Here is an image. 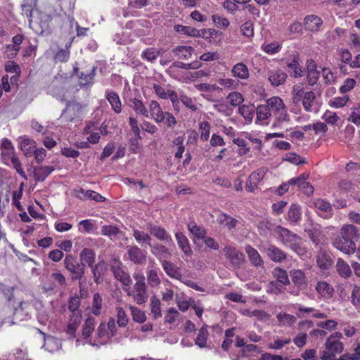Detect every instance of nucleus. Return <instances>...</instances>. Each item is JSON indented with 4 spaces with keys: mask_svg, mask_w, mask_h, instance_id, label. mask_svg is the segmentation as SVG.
<instances>
[{
    "mask_svg": "<svg viewBox=\"0 0 360 360\" xmlns=\"http://www.w3.org/2000/svg\"><path fill=\"white\" fill-rule=\"evenodd\" d=\"M64 266L70 274L72 281H80L85 274L84 264L79 263L72 255H67L63 261Z\"/></svg>",
    "mask_w": 360,
    "mask_h": 360,
    "instance_id": "1",
    "label": "nucleus"
},
{
    "mask_svg": "<svg viewBox=\"0 0 360 360\" xmlns=\"http://www.w3.org/2000/svg\"><path fill=\"white\" fill-rule=\"evenodd\" d=\"M134 278L136 283L134 286V291H128V295H133L136 302L141 304L146 302L147 295L146 291L145 277L142 274H134Z\"/></svg>",
    "mask_w": 360,
    "mask_h": 360,
    "instance_id": "2",
    "label": "nucleus"
},
{
    "mask_svg": "<svg viewBox=\"0 0 360 360\" xmlns=\"http://www.w3.org/2000/svg\"><path fill=\"white\" fill-rule=\"evenodd\" d=\"M129 101L131 107L133 108L136 113L141 114L146 117L158 120V113L155 112V109L158 108V103L155 101L151 102L150 105V112L148 111L141 100L132 98L130 99Z\"/></svg>",
    "mask_w": 360,
    "mask_h": 360,
    "instance_id": "3",
    "label": "nucleus"
},
{
    "mask_svg": "<svg viewBox=\"0 0 360 360\" xmlns=\"http://www.w3.org/2000/svg\"><path fill=\"white\" fill-rule=\"evenodd\" d=\"M83 116V109L80 103L77 102L70 103L63 110L61 118L65 122H72L80 119Z\"/></svg>",
    "mask_w": 360,
    "mask_h": 360,
    "instance_id": "4",
    "label": "nucleus"
},
{
    "mask_svg": "<svg viewBox=\"0 0 360 360\" xmlns=\"http://www.w3.org/2000/svg\"><path fill=\"white\" fill-rule=\"evenodd\" d=\"M111 270L115 277L122 283L123 285L128 286L131 283V279L129 275L124 270L120 262H115L111 266Z\"/></svg>",
    "mask_w": 360,
    "mask_h": 360,
    "instance_id": "5",
    "label": "nucleus"
},
{
    "mask_svg": "<svg viewBox=\"0 0 360 360\" xmlns=\"http://www.w3.org/2000/svg\"><path fill=\"white\" fill-rule=\"evenodd\" d=\"M110 338H112V336L109 334L106 328V326L104 323H101L97 328L96 340L94 342L89 341V343L92 346H97L99 347L100 345L106 344Z\"/></svg>",
    "mask_w": 360,
    "mask_h": 360,
    "instance_id": "6",
    "label": "nucleus"
},
{
    "mask_svg": "<svg viewBox=\"0 0 360 360\" xmlns=\"http://www.w3.org/2000/svg\"><path fill=\"white\" fill-rule=\"evenodd\" d=\"M51 285L47 287V290H52L56 288H63L66 285L65 277L58 271L55 270L49 276Z\"/></svg>",
    "mask_w": 360,
    "mask_h": 360,
    "instance_id": "7",
    "label": "nucleus"
},
{
    "mask_svg": "<svg viewBox=\"0 0 360 360\" xmlns=\"http://www.w3.org/2000/svg\"><path fill=\"white\" fill-rule=\"evenodd\" d=\"M51 94L61 101H66L68 98V91L65 86H58V78L55 77L51 85L49 87Z\"/></svg>",
    "mask_w": 360,
    "mask_h": 360,
    "instance_id": "8",
    "label": "nucleus"
},
{
    "mask_svg": "<svg viewBox=\"0 0 360 360\" xmlns=\"http://www.w3.org/2000/svg\"><path fill=\"white\" fill-rule=\"evenodd\" d=\"M36 147L37 143L34 140L25 137L20 138V148L26 157L33 155Z\"/></svg>",
    "mask_w": 360,
    "mask_h": 360,
    "instance_id": "9",
    "label": "nucleus"
},
{
    "mask_svg": "<svg viewBox=\"0 0 360 360\" xmlns=\"http://www.w3.org/2000/svg\"><path fill=\"white\" fill-rule=\"evenodd\" d=\"M54 170L55 167L51 165L34 167L33 170V178L37 181H43Z\"/></svg>",
    "mask_w": 360,
    "mask_h": 360,
    "instance_id": "10",
    "label": "nucleus"
},
{
    "mask_svg": "<svg viewBox=\"0 0 360 360\" xmlns=\"http://www.w3.org/2000/svg\"><path fill=\"white\" fill-rule=\"evenodd\" d=\"M103 236L108 237L111 240L117 239L123 235V232L115 225H103L101 229Z\"/></svg>",
    "mask_w": 360,
    "mask_h": 360,
    "instance_id": "11",
    "label": "nucleus"
},
{
    "mask_svg": "<svg viewBox=\"0 0 360 360\" xmlns=\"http://www.w3.org/2000/svg\"><path fill=\"white\" fill-rule=\"evenodd\" d=\"M105 98L110 103L112 109L115 113L119 114L122 112V103L118 94L113 91H107Z\"/></svg>",
    "mask_w": 360,
    "mask_h": 360,
    "instance_id": "12",
    "label": "nucleus"
},
{
    "mask_svg": "<svg viewBox=\"0 0 360 360\" xmlns=\"http://www.w3.org/2000/svg\"><path fill=\"white\" fill-rule=\"evenodd\" d=\"M128 258L135 264H141L146 258L143 252L136 246L127 247Z\"/></svg>",
    "mask_w": 360,
    "mask_h": 360,
    "instance_id": "13",
    "label": "nucleus"
},
{
    "mask_svg": "<svg viewBox=\"0 0 360 360\" xmlns=\"http://www.w3.org/2000/svg\"><path fill=\"white\" fill-rule=\"evenodd\" d=\"M79 259L81 263L90 267L95 264L96 253L92 249L85 248L79 253Z\"/></svg>",
    "mask_w": 360,
    "mask_h": 360,
    "instance_id": "14",
    "label": "nucleus"
},
{
    "mask_svg": "<svg viewBox=\"0 0 360 360\" xmlns=\"http://www.w3.org/2000/svg\"><path fill=\"white\" fill-rule=\"evenodd\" d=\"M1 157L5 162H8V159L15 155L14 147L10 140L4 139L1 146Z\"/></svg>",
    "mask_w": 360,
    "mask_h": 360,
    "instance_id": "15",
    "label": "nucleus"
},
{
    "mask_svg": "<svg viewBox=\"0 0 360 360\" xmlns=\"http://www.w3.org/2000/svg\"><path fill=\"white\" fill-rule=\"evenodd\" d=\"M82 315L80 313H74L72 314L67 326L66 332L72 338L75 337V332L80 323Z\"/></svg>",
    "mask_w": 360,
    "mask_h": 360,
    "instance_id": "16",
    "label": "nucleus"
},
{
    "mask_svg": "<svg viewBox=\"0 0 360 360\" xmlns=\"http://www.w3.org/2000/svg\"><path fill=\"white\" fill-rule=\"evenodd\" d=\"M91 272L93 274L94 279L95 283H99L102 280L104 271L106 269V264L105 262H100L96 264H94L90 266Z\"/></svg>",
    "mask_w": 360,
    "mask_h": 360,
    "instance_id": "17",
    "label": "nucleus"
},
{
    "mask_svg": "<svg viewBox=\"0 0 360 360\" xmlns=\"http://www.w3.org/2000/svg\"><path fill=\"white\" fill-rule=\"evenodd\" d=\"M61 342L59 339L52 336L45 338L44 347L49 352H55L61 348Z\"/></svg>",
    "mask_w": 360,
    "mask_h": 360,
    "instance_id": "18",
    "label": "nucleus"
},
{
    "mask_svg": "<svg viewBox=\"0 0 360 360\" xmlns=\"http://www.w3.org/2000/svg\"><path fill=\"white\" fill-rule=\"evenodd\" d=\"M96 324L95 319L89 317L86 319L82 328V336L86 339L90 337L94 330Z\"/></svg>",
    "mask_w": 360,
    "mask_h": 360,
    "instance_id": "19",
    "label": "nucleus"
},
{
    "mask_svg": "<svg viewBox=\"0 0 360 360\" xmlns=\"http://www.w3.org/2000/svg\"><path fill=\"white\" fill-rule=\"evenodd\" d=\"M94 68H91L86 72H82L79 75V84L80 86H84L92 84L93 78L94 76Z\"/></svg>",
    "mask_w": 360,
    "mask_h": 360,
    "instance_id": "20",
    "label": "nucleus"
},
{
    "mask_svg": "<svg viewBox=\"0 0 360 360\" xmlns=\"http://www.w3.org/2000/svg\"><path fill=\"white\" fill-rule=\"evenodd\" d=\"M79 226H82L79 231L83 233H91L96 229V226L91 219H84L79 223Z\"/></svg>",
    "mask_w": 360,
    "mask_h": 360,
    "instance_id": "21",
    "label": "nucleus"
},
{
    "mask_svg": "<svg viewBox=\"0 0 360 360\" xmlns=\"http://www.w3.org/2000/svg\"><path fill=\"white\" fill-rule=\"evenodd\" d=\"M134 236L138 243L142 245L148 244L151 246V238L148 233L135 230L134 231Z\"/></svg>",
    "mask_w": 360,
    "mask_h": 360,
    "instance_id": "22",
    "label": "nucleus"
},
{
    "mask_svg": "<svg viewBox=\"0 0 360 360\" xmlns=\"http://www.w3.org/2000/svg\"><path fill=\"white\" fill-rule=\"evenodd\" d=\"M102 302L101 296L98 293L94 294L92 302V313L94 315L98 316L101 314Z\"/></svg>",
    "mask_w": 360,
    "mask_h": 360,
    "instance_id": "23",
    "label": "nucleus"
},
{
    "mask_svg": "<svg viewBox=\"0 0 360 360\" xmlns=\"http://www.w3.org/2000/svg\"><path fill=\"white\" fill-rule=\"evenodd\" d=\"M133 320L139 323H143L146 321V315L143 311L134 306L129 307Z\"/></svg>",
    "mask_w": 360,
    "mask_h": 360,
    "instance_id": "24",
    "label": "nucleus"
},
{
    "mask_svg": "<svg viewBox=\"0 0 360 360\" xmlns=\"http://www.w3.org/2000/svg\"><path fill=\"white\" fill-rule=\"evenodd\" d=\"M81 193L84 195V197L85 198L93 200H95L96 202H103L105 200V198L103 197L101 194L91 190H82Z\"/></svg>",
    "mask_w": 360,
    "mask_h": 360,
    "instance_id": "25",
    "label": "nucleus"
},
{
    "mask_svg": "<svg viewBox=\"0 0 360 360\" xmlns=\"http://www.w3.org/2000/svg\"><path fill=\"white\" fill-rule=\"evenodd\" d=\"M8 161H11V162L13 165V168L16 170V172L24 179H26V174L24 172L21 162H20L18 157L15 155L11 157L8 159Z\"/></svg>",
    "mask_w": 360,
    "mask_h": 360,
    "instance_id": "26",
    "label": "nucleus"
},
{
    "mask_svg": "<svg viewBox=\"0 0 360 360\" xmlns=\"http://www.w3.org/2000/svg\"><path fill=\"white\" fill-rule=\"evenodd\" d=\"M117 323L120 327H124L128 323V317L122 307L117 308Z\"/></svg>",
    "mask_w": 360,
    "mask_h": 360,
    "instance_id": "27",
    "label": "nucleus"
},
{
    "mask_svg": "<svg viewBox=\"0 0 360 360\" xmlns=\"http://www.w3.org/2000/svg\"><path fill=\"white\" fill-rule=\"evenodd\" d=\"M19 51V49L16 48L12 44H8L6 46L4 53L7 58L12 59L18 55Z\"/></svg>",
    "mask_w": 360,
    "mask_h": 360,
    "instance_id": "28",
    "label": "nucleus"
},
{
    "mask_svg": "<svg viewBox=\"0 0 360 360\" xmlns=\"http://www.w3.org/2000/svg\"><path fill=\"white\" fill-rule=\"evenodd\" d=\"M33 155L37 163H41L46 157V150L43 148H36Z\"/></svg>",
    "mask_w": 360,
    "mask_h": 360,
    "instance_id": "29",
    "label": "nucleus"
},
{
    "mask_svg": "<svg viewBox=\"0 0 360 360\" xmlns=\"http://www.w3.org/2000/svg\"><path fill=\"white\" fill-rule=\"evenodd\" d=\"M63 252L58 249L51 250L49 253V258L55 262L60 261L63 259Z\"/></svg>",
    "mask_w": 360,
    "mask_h": 360,
    "instance_id": "30",
    "label": "nucleus"
},
{
    "mask_svg": "<svg viewBox=\"0 0 360 360\" xmlns=\"http://www.w3.org/2000/svg\"><path fill=\"white\" fill-rule=\"evenodd\" d=\"M54 228L58 232H65L70 231L72 228V225L68 222L56 221L54 224Z\"/></svg>",
    "mask_w": 360,
    "mask_h": 360,
    "instance_id": "31",
    "label": "nucleus"
},
{
    "mask_svg": "<svg viewBox=\"0 0 360 360\" xmlns=\"http://www.w3.org/2000/svg\"><path fill=\"white\" fill-rule=\"evenodd\" d=\"M158 53L154 49H147L142 53V56L148 61H153L157 58Z\"/></svg>",
    "mask_w": 360,
    "mask_h": 360,
    "instance_id": "32",
    "label": "nucleus"
},
{
    "mask_svg": "<svg viewBox=\"0 0 360 360\" xmlns=\"http://www.w3.org/2000/svg\"><path fill=\"white\" fill-rule=\"evenodd\" d=\"M13 356L16 359L25 360L27 358V350L26 348H16L13 352Z\"/></svg>",
    "mask_w": 360,
    "mask_h": 360,
    "instance_id": "33",
    "label": "nucleus"
},
{
    "mask_svg": "<svg viewBox=\"0 0 360 360\" xmlns=\"http://www.w3.org/2000/svg\"><path fill=\"white\" fill-rule=\"evenodd\" d=\"M148 283L152 286L158 285V274L155 269H151L148 274Z\"/></svg>",
    "mask_w": 360,
    "mask_h": 360,
    "instance_id": "34",
    "label": "nucleus"
},
{
    "mask_svg": "<svg viewBox=\"0 0 360 360\" xmlns=\"http://www.w3.org/2000/svg\"><path fill=\"white\" fill-rule=\"evenodd\" d=\"M70 58V52L65 50L59 51L56 55V60L60 62H66Z\"/></svg>",
    "mask_w": 360,
    "mask_h": 360,
    "instance_id": "35",
    "label": "nucleus"
},
{
    "mask_svg": "<svg viewBox=\"0 0 360 360\" xmlns=\"http://www.w3.org/2000/svg\"><path fill=\"white\" fill-rule=\"evenodd\" d=\"M129 125L131 127V131H133L134 136L139 137L140 136V129L138 126L137 120L134 117H129Z\"/></svg>",
    "mask_w": 360,
    "mask_h": 360,
    "instance_id": "36",
    "label": "nucleus"
},
{
    "mask_svg": "<svg viewBox=\"0 0 360 360\" xmlns=\"http://www.w3.org/2000/svg\"><path fill=\"white\" fill-rule=\"evenodd\" d=\"M114 149V143L112 142L108 143L103 149V151L101 154V158H105L109 157L112 153Z\"/></svg>",
    "mask_w": 360,
    "mask_h": 360,
    "instance_id": "37",
    "label": "nucleus"
},
{
    "mask_svg": "<svg viewBox=\"0 0 360 360\" xmlns=\"http://www.w3.org/2000/svg\"><path fill=\"white\" fill-rule=\"evenodd\" d=\"M62 154L68 158H77L79 155V152L70 148H64Z\"/></svg>",
    "mask_w": 360,
    "mask_h": 360,
    "instance_id": "38",
    "label": "nucleus"
},
{
    "mask_svg": "<svg viewBox=\"0 0 360 360\" xmlns=\"http://www.w3.org/2000/svg\"><path fill=\"white\" fill-rule=\"evenodd\" d=\"M53 243V238L51 237H45L37 240V245L43 248H49Z\"/></svg>",
    "mask_w": 360,
    "mask_h": 360,
    "instance_id": "39",
    "label": "nucleus"
},
{
    "mask_svg": "<svg viewBox=\"0 0 360 360\" xmlns=\"http://www.w3.org/2000/svg\"><path fill=\"white\" fill-rule=\"evenodd\" d=\"M57 246L60 249V250L70 252L72 248V242L70 240H64L59 244H57Z\"/></svg>",
    "mask_w": 360,
    "mask_h": 360,
    "instance_id": "40",
    "label": "nucleus"
},
{
    "mask_svg": "<svg viewBox=\"0 0 360 360\" xmlns=\"http://www.w3.org/2000/svg\"><path fill=\"white\" fill-rule=\"evenodd\" d=\"M5 69L7 72L18 73L20 72V67L13 61H9L5 65Z\"/></svg>",
    "mask_w": 360,
    "mask_h": 360,
    "instance_id": "41",
    "label": "nucleus"
},
{
    "mask_svg": "<svg viewBox=\"0 0 360 360\" xmlns=\"http://www.w3.org/2000/svg\"><path fill=\"white\" fill-rule=\"evenodd\" d=\"M79 306V300L77 297H75L70 300L68 308L71 311H72V314L79 313V311H77Z\"/></svg>",
    "mask_w": 360,
    "mask_h": 360,
    "instance_id": "42",
    "label": "nucleus"
},
{
    "mask_svg": "<svg viewBox=\"0 0 360 360\" xmlns=\"http://www.w3.org/2000/svg\"><path fill=\"white\" fill-rule=\"evenodd\" d=\"M147 5H148L147 0H136L134 1H130L129 3V6L130 8H142Z\"/></svg>",
    "mask_w": 360,
    "mask_h": 360,
    "instance_id": "43",
    "label": "nucleus"
},
{
    "mask_svg": "<svg viewBox=\"0 0 360 360\" xmlns=\"http://www.w3.org/2000/svg\"><path fill=\"white\" fill-rule=\"evenodd\" d=\"M141 137H136L135 136L133 139H131L129 141V147L131 150L134 153H137L139 150V139H140Z\"/></svg>",
    "mask_w": 360,
    "mask_h": 360,
    "instance_id": "44",
    "label": "nucleus"
},
{
    "mask_svg": "<svg viewBox=\"0 0 360 360\" xmlns=\"http://www.w3.org/2000/svg\"><path fill=\"white\" fill-rule=\"evenodd\" d=\"M43 143L44 146L49 149H51L56 146V141L53 139L49 136H46L44 139Z\"/></svg>",
    "mask_w": 360,
    "mask_h": 360,
    "instance_id": "45",
    "label": "nucleus"
},
{
    "mask_svg": "<svg viewBox=\"0 0 360 360\" xmlns=\"http://www.w3.org/2000/svg\"><path fill=\"white\" fill-rule=\"evenodd\" d=\"M141 127H142L143 130L148 131L150 134H153L156 130L155 126L150 124L148 122H144L142 124Z\"/></svg>",
    "mask_w": 360,
    "mask_h": 360,
    "instance_id": "46",
    "label": "nucleus"
},
{
    "mask_svg": "<svg viewBox=\"0 0 360 360\" xmlns=\"http://www.w3.org/2000/svg\"><path fill=\"white\" fill-rule=\"evenodd\" d=\"M89 136L87 137V140L89 142L91 143H97L100 139V134L98 132H91L89 133Z\"/></svg>",
    "mask_w": 360,
    "mask_h": 360,
    "instance_id": "47",
    "label": "nucleus"
},
{
    "mask_svg": "<svg viewBox=\"0 0 360 360\" xmlns=\"http://www.w3.org/2000/svg\"><path fill=\"white\" fill-rule=\"evenodd\" d=\"M106 328L111 332V336H114L116 332V325L115 321L113 319H110L106 326Z\"/></svg>",
    "mask_w": 360,
    "mask_h": 360,
    "instance_id": "48",
    "label": "nucleus"
},
{
    "mask_svg": "<svg viewBox=\"0 0 360 360\" xmlns=\"http://www.w3.org/2000/svg\"><path fill=\"white\" fill-rule=\"evenodd\" d=\"M23 39L24 37L21 34L14 36L12 39V45L20 49V45L22 44Z\"/></svg>",
    "mask_w": 360,
    "mask_h": 360,
    "instance_id": "49",
    "label": "nucleus"
},
{
    "mask_svg": "<svg viewBox=\"0 0 360 360\" xmlns=\"http://www.w3.org/2000/svg\"><path fill=\"white\" fill-rule=\"evenodd\" d=\"M31 127L33 129H34L35 131H38V132H42V133H44V127L43 125H41V124H39L37 121L36 120H32V122H31Z\"/></svg>",
    "mask_w": 360,
    "mask_h": 360,
    "instance_id": "50",
    "label": "nucleus"
},
{
    "mask_svg": "<svg viewBox=\"0 0 360 360\" xmlns=\"http://www.w3.org/2000/svg\"><path fill=\"white\" fill-rule=\"evenodd\" d=\"M2 82V87L4 90L6 92H8L11 89L10 84L8 82V76H4L1 79Z\"/></svg>",
    "mask_w": 360,
    "mask_h": 360,
    "instance_id": "51",
    "label": "nucleus"
},
{
    "mask_svg": "<svg viewBox=\"0 0 360 360\" xmlns=\"http://www.w3.org/2000/svg\"><path fill=\"white\" fill-rule=\"evenodd\" d=\"M22 13L29 18H31L32 15V11L30 6L22 4Z\"/></svg>",
    "mask_w": 360,
    "mask_h": 360,
    "instance_id": "52",
    "label": "nucleus"
},
{
    "mask_svg": "<svg viewBox=\"0 0 360 360\" xmlns=\"http://www.w3.org/2000/svg\"><path fill=\"white\" fill-rule=\"evenodd\" d=\"M28 307H29V304L27 302H21L19 303L18 307H15V313H18L20 311L26 310Z\"/></svg>",
    "mask_w": 360,
    "mask_h": 360,
    "instance_id": "53",
    "label": "nucleus"
},
{
    "mask_svg": "<svg viewBox=\"0 0 360 360\" xmlns=\"http://www.w3.org/2000/svg\"><path fill=\"white\" fill-rule=\"evenodd\" d=\"M77 32L78 36L85 35L86 32L89 30L88 28H84L80 27L77 22H76Z\"/></svg>",
    "mask_w": 360,
    "mask_h": 360,
    "instance_id": "54",
    "label": "nucleus"
},
{
    "mask_svg": "<svg viewBox=\"0 0 360 360\" xmlns=\"http://www.w3.org/2000/svg\"><path fill=\"white\" fill-rule=\"evenodd\" d=\"M22 195V193L21 191H15L13 192V201L19 200Z\"/></svg>",
    "mask_w": 360,
    "mask_h": 360,
    "instance_id": "55",
    "label": "nucleus"
},
{
    "mask_svg": "<svg viewBox=\"0 0 360 360\" xmlns=\"http://www.w3.org/2000/svg\"><path fill=\"white\" fill-rule=\"evenodd\" d=\"M94 128V123H88L84 128V133L89 134L91 133Z\"/></svg>",
    "mask_w": 360,
    "mask_h": 360,
    "instance_id": "56",
    "label": "nucleus"
},
{
    "mask_svg": "<svg viewBox=\"0 0 360 360\" xmlns=\"http://www.w3.org/2000/svg\"><path fill=\"white\" fill-rule=\"evenodd\" d=\"M20 219L24 222H29L31 221L30 217L27 215V214L25 212H23L22 213L20 214Z\"/></svg>",
    "mask_w": 360,
    "mask_h": 360,
    "instance_id": "57",
    "label": "nucleus"
},
{
    "mask_svg": "<svg viewBox=\"0 0 360 360\" xmlns=\"http://www.w3.org/2000/svg\"><path fill=\"white\" fill-rule=\"evenodd\" d=\"M141 330L144 332L150 331L152 330V324L147 323L141 326Z\"/></svg>",
    "mask_w": 360,
    "mask_h": 360,
    "instance_id": "58",
    "label": "nucleus"
},
{
    "mask_svg": "<svg viewBox=\"0 0 360 360\" xmlns=\"http://www.w3.org/2000/svg\"><path fill=\"white\" fill-rule=\"evenodd\" d=\"M155 297H153V298L152 299V312L155 314V315L156 314V311L158 310V306L156 305V302L155 301Z\"/></svg>",
    "mask_w": 360,
    "mask_h": 360,
    "instance_id": "59",
    "label": "nucleus"
},
{
    "mask_svg": "<svg viewBox=\"0 0 360 360\" xmlns=\"http://www.w3.org/2000/svg\"><path fill=\"white\" fill-rule=\"evenodd\" d=\"M13 204L15 206V207L19 211H22L23 210V207H22V205H21V203H20V202L19 200L13 201Z\"/></svg>",
    "mask_w": 360,
    "mask_h": 360,
    "instance_id": "60",
    "label": "nucleus"
},
{
    "mask_svg": "<svg viewBox=\"0 0 360 360\" xmlns=\"http://www.w3.org/2000/svg\"><path fill=\"white\" fill-rule=\"evenodd\" d=\"M100 131L101 134H106L107 133V126L104 124H102L100 127Z\"/></svg>",
    "mask_w": 360,
    "mask_h": 360,
    "instance_id": "61",
    "label": "nucleus"
},
{
    "mask_svg": "<svg viewBox=\"0 0 360 360\" xmlns=\"http://www.w3.org/2000/svg\"><path fill=\"white\" fill-rule=\"evenodd\" d=\"M124 182L127 184H134V185H136V182H135L134 180H132L131 179H126L124 180Z\"/></svg>",
    "mask_w": 360,
    "mask_h": 360,
    "instance_id": "62",
    "label": "nucleus"
},
{
    "mask_svg": "<svg viewBox=\"0 0 360 360\" xmlns=\"http://www.w3.org/2000/svg\"><path fill=\"white\" fill-rule=\"evenodd\" d=\"M32 49L30 47L29 50H26L25 53H24V56H30V52H32Z\"/></svg>",
    "mask_w": 360,
    "mask_h": 360,
    "instance_id": "63",
    "label": "nucleus"
},
{
    "mask_svg": "<svg viewBox=\"0 0 360 360\" xmlns=\"http://www.w3.org/2000/svg\"><path fill=\"white\" fill-rule=\"evenodd\" d=\"M6 34V32L4 31V30L0 27V37H2V36H4Z\"/></svg>",
    "mask_w": 360,
    "mask_h": 360,
    "instance_id": "64",
    "label": "nucleus"
}]
</instances>
